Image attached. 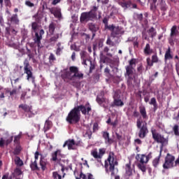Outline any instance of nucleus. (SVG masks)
Here are the masks:
<instances>
[{"instance_id": "obj_1", "label": "nucleus", "mask_w": 179, "mask_h": 179, "mask_svg": "<svg viewBox=\"0 0 179 179\" xmlns=\"http://www.w3.org/2000/svg\"><path fill=\"white\" fill-rule=\"evenodd\" d=\"M64 80H71L73 83H79L80 80H83L85 78V74L79 71V67L76 66H71L69 70L66 71L62 75Z\"/></svg>"}, {"instance_id": "obj_2", "label": "nucleus", "mask_w": 179, "mask_h": 179, "mask_svg": "<svg viewBox=\"0 0 179 179\" xmlns=\"http://www.w3.org/2000/svg\"><path fill=\"white\" fill-rule=\"evenodd\" d=\"M118 164L117 161V157L114 154V152H110L107 160L105 161L104 168L106 174H110L111 177L115 176V166Z\"/></svg>"}, {"instance_id": "obj_3", "label": "nucleus", "mask_w": 179, "mask_h": 179, "mask_svg": "<svg viewBox=\"0 0 179 179\" xmlns=\"http://www.w3.org/2000/svg\"><path fill=\"white\" fill-rule=\"evenodd\" d=\"M97 12H99V6H93L89 12L82 13L80 17V23L97 20Z\"/></svg>"}, {"instance_id": "obj_4", "label": "nucleus", "mask_w": 179, "mask_h": 179, "mask_svg": "<svg viewBox=\"0 0 179 179\" xmlns=\"http://www.w3.org/2000/svg\"><path fill=\"white\" fill-rule=\"evenodd\" d=\"M33 17H34L36 20V22L31 23V29L34 33H35V38L34 40L36 44L40 45V44H41V40H43V36H44L45 31L44 29H41L39 33L37 32V29H38V24H37V22L40 21V15H38V13L35 14Z\"/></svg>"}, {"instance_id": "obj_5", "label": "nucleus", "mask_w": 179, "mask_h": 179, "mask_svg": "<svg viewBox=\"0 0 179 179\" xmlns=\"http://www.w3.org/2000/svg\"><path fill=\"white\" fill-rule=\"evenodd\" d=\"M66 121L69 125H78L80 122V114L78 113L77 109L73 108L66 117Z\"/></svg>"}, {"instance_id": "obj_6", "label": "nucleus", "mask_w": 179, "mask_h": 179, "mask_svg": "<svg viewBox=\"0 0 179 179\" xmlns=\"http://www.w3.org/2000/svg\"><path fill=\"white\" fill-rule=\"evenodd\" d=\"M24 73L28 82H31L34 85L36 83V76L33 74V67L30 66V63L27 59L24 61Z\"/></svg>"}, {"instance_id": "obj_7", "label": "nucleus", "mask_w": 179, "mask_h": 179, "mask_svg": "<svg viewBox=\"0 0 179 179\" xmlns=\"http://www.w3.org/2000/svg\"><path fill=\"white\" fill-rule=\"evenodd\" d=\"M126 75L127 76V85L129 87H134V81L136 79L135 74V68L126 66Z\"/></svg>"}, {"instance_id": "obj_8", "label": "nucleus", "mask_w": 179, "mask_h": 179, "mask_svg": "<svg viewBox=\"0 0 179 179\" xmlns=\"http://www.w3.org/2000/svg\"><path fill=\"white\" fill-rule=\"evenodd\" d=\"M152 139H154L155 142L157 143H161L162 146H166L169 145V138H164V136L160 134L156 129L151 131Z\"/></svg>"}, {"instance_id": "obj_9", "label": "nucleus", "mask_w": 179, "mask_h": 179, "mask_svg": "<svg viewBox=\"0 0 179 179\" xmlns=\"http://www.w3.org/2000/svg\"><path fill=\"white\" fill-rule=\"evenodd\" d=\"M174 160H176V157L168 153L165 157V162L162 165L163 169L164 170L173 169L174 167Z\"/></svg>"}, {"instance_id": "obj_10", "label": "nucleus", "mask_w": 179, "mask_h": 179, "mask_svg": "<svg viewBox=\"0 0 179 179\" xmlns=\"http://www.w3.org/2000/svg\"><path fill=\"white\" fill-rule=\"evenodd\" d=\"M19 108H22L24 113H27L26 117L28 118H32L36 114L33 112V106H29L27 104H20Z\"/></svg>"}, {"instance_id": "obj_11", "label": "nucleus", "mask_w": 179, "mask_h": 179, "mask_svg": "<svg viewBox=\"0 0 179 179\" xmlns=\"http://www.w3.org/2000/svg\"><path fill=\"white\" fill-rule=\"evenodd\" d=\"M91 155L98 160L99 163H101V159L103 158V156L106 155V149H99V152H97V150H94L91 151Z\"/></svg>"}, {"instance_id": "obj_12", "label": "nucleus", "mask_w": 179, "mask_h": 179, "mask_svg": "<svg viewBox=\"0 0 179 179\" xmlns=\"http://www.w3.org/2000/svg\"><path fill=\"white\" fill-rule=\"evenodd\" d=\"M96 101L101 106V107H103V108H107L110 103L107 98L101 95H98L96 96Z\"/></svg>"}, {"instance_id": "obj_13", "label": "nucleus", "mask_w": 179, "mask_h": 179, "mask_svg": "<svg viewBox=\"0 0 179 179\" xmlns=\"http://www.w3.org/2000/svg\"><path fill=\"white\" fill-rule=\"evenodd\" d=\"M148 132L149 130H148V123L145 122V124H143L138 132L139 138L143 139V138L146 137V135H148Z\"/></svg>"}, {"instance_id": "obj_14", "label": "nucleus", "mask_w": 179, "mask_h": 179, "mask_svg": "<svg viewBox=\"0 0 179 179\" xmlns=\"http://www.w3.org/2000/svg\"><path fill=\"white\" fill-rule=\"evenodd\" d=\"M75 145H78L73 139H69L66 141L63 145V148L68 147L69 150H75Z\"/></svg>"}, {"instance_id": "obj_15", "label": "nucleus", "mask_w": 179, "mask_h": 179, "mask_svg": "<svg viewBox=\"0 0 179 179\" xmlns=\"http://www.w3.org/2000/svg\"><path fill=\"white\" fill-rule=\"evenodd\" d=\"M88 27H89V29L92 33V38H94V37H96V33L99 31V29H100V27H99V25L93 22L88 24Z\"/></svg>"}, {"instance_id": "obj_16", "label": "nucleus", "mask_w": 179, "mask_h": 179, "mask_svg": "<svg viewBox=\"0 0 179 179\" xmlns=\"http://www.w3.org/2000/svg\"><path fill=\"white\" fill-rule=\"evenodd\" d=\"M132 176V168L131 167V161L125 165L124 178L129 179Z\"/></svg>"}, {"instance_id": "obj_17", "label": "nucleus", "mask_w": 179, "mask_h": 179, "mask_svg": "<svg viewBox=\"0 0 179 179\" xmlns=\"http://www.w3.org/2000/svg\"><path fill=\"white\" fill-rule=\"evenodd\" d=\"M146 61L148 66H153V64H157V62H159V57H157V54L153 55L152 56V60L150 59V57H148Z\"/></svg>"}, {"instance_id": "obj_18", "label": "nucleus", "mask_w": 179, "mask_h": 179, "mask_svg": "<svg viewBox=\"0 0 179 179\" xmlns=\"http://www.w3.org/2000/svg\"><path fill=\"white\" fill-rule=\"evenodd\" d=\"M116 2H117V3L124 9L131 8V5H132V1H125V0H116Z\"/></svg>"}, {"instance_id": "obj_19", "label": "nucleus", "mask_w": 179, "mask_h": 179, "mask_svg": "<svg viewBox=\"0 0 179 179\" xmlns=\"http://www.w3.org/2000/svg\"><path fill=\"white\" fill-rule=\"evenodd\" d=\"M120 34H124V29L121 27H115V30L111 33V36L115 37V36H120Z\"/></svg>"}, {"instance_id": "obj_20", "label": "nucleus", "mask_w": 179, "mask_h": 179, "mask_svg": "<svg viewBox=\"0 0 179 179\" xmlns=\"http://www.w3.org/2000/svg\"><path fill=\"white\" fill-rule=\"evenodd\" d=\"M23 174L22 172V169L20 168H15L14 170V173H13V177L15 179H22L20 176Z\"/></svg>"}, {"instance_id": "obj_21", "label": "nucleus", "mask_w": 179, "mask_h": 179, "mask_svg": "<svg viewBox=\"0 0 179 179\" xmlns=\"http://www.w3.org/2000/svg\"><path fill=\"white\" fill-rule=\"evenodd\" d=\"M74 110H76L79 114H80V111H81L83 115H86V114H87V111L86 110V106L83 105H80L77 107H75Z\"/></svg>"}, {"instance_id": "obj_22", "label": "nucleus", "mask_w": 179, "mask_h": 179, "mask_svg": "<svg viewBox=\"0 0 179 179\" xmlns=\"http://www.w3.org/2000/svg\"><path fill=\"white\" fill-rule=\"evenodd\" d=\"M76 179H94V178H93V175L92 173H88L87 174H84L83 172L81 171L80 173V177H76Z\"/></svg>"}, {"instance_id": "obj_23", "label": "nucleus", "mask_w": 179, "mask_h": 179, "mask_svg": "<svg viewBox=\"0 0 179 179\" xmlns=\"http://www.w3.org/2000/svg\"><path fill=\"white\" fill-rule=\"evenodd\" d=\"M9 22L12 23L13 24H19V17L17 16V14H13L9 19Z\"/></svg>"}, {"instance_id": "obj_24", "label": "nucleus", "mask_w": 179, "mask_h": 179, "mask_svg": "<svg viewBox=\"0 0 179 179\" xmlns=\"http://www.w3.org/2000/svg\"><path fill=\"white\" fill-rule=\"evenodd\" d=\"M102 137L106 141V142L111 144L113 143V140L110 138V134L108 131H102Z\"/></svg>"}, {"instance_id": "obj_25", "label": "nucleus", "mask_w": 179, "mask_h": 179, "mask_svg": "<svg viewBox=\"0 0 179 179\" xmlns=\"http://www.w3.org/2000/svg\"><path fill=\"white\" fill-rule=\"evenodd\" d=\"M162 150L161 149L159 151V155L158 157H155L153 160H152V166L153 167H157V166H159V163H160V157H162Z\"/></svg>"}, {"instance_id": "obj_26", "label": "nucleus", "mask_w": 179, "mask_h": 179, "mask_svg": "<svg viewBox=\"0 0 179 179\" xmlns=\"http://www.w3.org/2000/svg\"><path fill=\"white\" fill-rule=\"evenodd\" d=\"M52 127V122L50 120H47L45 122L43 131L44 132H47V131H50L51 128Z\"/></svg>"}, {"instance_id": "obj_27", "label": "nucleus", "mask_w": 179, "mask_h": 179, "mask_svg": "<svg viewBox=\"0 0 179 179\" xmlns=\"http://www.w3.org/2000/svg\"><path fill=\"white\" fill-rule=\"evenodd\" d=\"M58 155H61V150H57L53 153H52V162H59V159H58Z\"/></svg>"}, {"instance_id": "obj_28", "label": "nucleus", "mask_w": 179, "mask_h": 179, "mask_svg": "<svg viewBox=\"0 0 179 179\" xmlns=\"http://www.w3.org/2000/svg\"><path fill=\"white\" fill-rule=\"evenodd\" d=\"M143 52L145 55H150L151 54H153V49L150 48V44L147 43L145 45Z\"/></svg>"}, {"instance_id": "obj_29", "label": "nucleus", "mask_w": 179, "mask_h": 179, "mask_svg": "<svg viewBox=\"0 0 179 179\" xmlns=\"http://www.w3.org/2000/svg\"><path fill=\"white\" fill-rule=\"evenodd\" d=\"M139 111L143 120H148V113H146V108H145V106H140Z\"/></svg>"}, {"instance_id": "obj_30", "label": "nucleus", "mask_w": 179, "mask_h": 179, "mask_svg": "<svg viewBox=\"0 0 179 179\" xmlns=\"http://www.w3.org/2000/svg\"><path fill=\"white\" fill-rule=\"evenodd\" d=\"M136 159L137 160H138V159H140V160H139L140 164H148V162H146V155H141L139 154H137L136 156Z\"/></svg>"}, {"instance_id": "obj_31", "label": "nucleus", "mask_w": 179, "mask_h": 179, "mask_svg": "<svg viewBox=\"0 0 179 179\" xmlns=\"http://www.w3.org/2000/svg\"><path fill=\"white\" fill-rule=\"evenodd\" d=\"M47 159H44V158H41L40 159V166L41 167V170L43 171H45L47 170V164H48Z\"/></svg>"}, {"instance_id": "obj_32", "label": "nucleus", "mask_w": 179, "mask_h": 179, "mask_svg": "<svg viewBox=\"0 0 179 179\" xmlns=\"http://www.w3.org/2000/svg\"><path fill=\"white\" fill-rule=\"evenodd\" d=\"M122 106H124V102L120 99H114L112 104V107H122Z\"/></svg>"}, {"instance_id": "obj_33", "label": "nucleus", "mask_w": 179, "mask_h": 179, "mask_svg": "<svg viewBox=\"0 0 179 179\" xmlns=\"http://www.w3.org/2000/svg\"><path fill=\"white\" fill-rule=\"evenodd\" d=\"M148 33L149 36L151 37V38H155L156 36H157V31H156V29L155 27H152L148 31Z\"/></svg>"}, {"instance_id": "obj_34", "label": "nucleus", "mask_w": 179, "mask_h": 179, "mask_svg": "<svg viewBox=\"0 0 179 179\" xmlns=\"http://www.w3.org/2000/svg\"><path fill=\"white\" fill-rule=\"evenodd\" d=\"M164 59L165 61H167V59H173V55H171V48L170 47L168 48L165 52Z\"/></svg>"}, {"instance_id": "obj_35", "label": "nucleus", "mask_w": 179, "mask_h": 179, "mask_svg": "<svg viewBox=\"0 0 179 179\" xmlns=\"http://www.w3.org/2000/svg\"><path fill=\"white\" fill-rule=\"evenodd\" d=\"M30 168L32 170V171H40V167H38V165H37L36 160L30 164Z\"/></svg>"}, {"instance_id": "obj_36", "label": "nucleus", "mask_w": 179, "mask_h": 179, "mask_svg": "<svg viewBox=\"0 0 179 179\" xmlns=\"http://www.w3.org/2000/svg\"><path fill=\"white\" fill-rule=\"evenodd\" d=\"M6 34H8V36H10V33L11 34L16 36V34H17V31H15V29L13 28L6 27Z\"/></svg>"}, {"instance_id": "obj_37", "label": "nucleus", "mask_w": 179, "mask_h": 179, "mask_svg": "<svg viewBox=\"0 0 179 179\" xmlns=\"http://www.w3.org/2000/svg\"><path fill=\"white\" fill-rule=\"evenodd\" d=\"M178 34V30H177V27L176 25H173L171 29V34L170 36L171 37H175Z\"/></svg>"}, {"instance_id": "obj_38", "label": "nucleus", "mask_w": 179, "mask_h": 179, "mask_svg": "<svg viewBox=\"0 0 179 179\" xmlns=\"http://www.w3.org/2000/svg\"><path fill=\"white\" fill-rule=\"evenodd\" d=\"M57 26V24L54 23V22H51L49 24L48 27V30H49V33L50 34H51L52 36V34H54V32L55 31V27Z\"/></svg>"}, {"instance_id": "obj_39", "label": "nucleus", "mask_w": 179, "mask_h": 179, "mask_svg": "<svg viewBox=\"0 0 179 179\" xmlns=\"http://www.w3.org/2000/svg\"><path fill=\"white\" fill-rule=\"evenodd\" d=\"M14 162L18 167H22V166H23V161L20 159V157H15Z\"/></svg>"}, {"instance_id": "obj_40", "label": "nucleus", "mask_w": 179, "mask_h": 179, "mask_svg": "<svg viewBox=\"0 0 179 179\" xmlns=\"http://www.w3.org/2000/svg\"><path fill=\"white\" fill-rule=\"evenodd\" d=\"M7 93L10 94V97H13L14 96H15V94H17V90L13 89L10 91L9 90V89H6V94H7Z\"/></svg>"}, {"instance_id": "obj_41", "label": "nucleus", "mask_w": 179, "mask_h": 179, "mask_svg": "<svg viewBox=\"0 0 179 179\" xmlns=\"http://www.w3.org/2000/svg\"><path fill=\"white\" fill-rule=\"evenodd\" d=\"M137 167L142 173H146V165L145 164H137Z\"/></svg>"}, {"instance_id": "obj_42", "label": "nucleus", "mask_w": 179, "mask_h": 179, "mask_svg": "<svg viewBox=\"0 0 179 179\" xmlns=\"http://www.w3.org/2000/svg\"><path fill=\"white\" fill-rule=\"evenodd\" d=\"M127 66L129 68H135V66H136V59H130L129 62V65Z\"/></svg>"}, {"instance_id": "obj_43", "label": "nucleus", "mask_w": 179, "mask_h": 179, "mask_svg": "<svg viewBox=\"0 0 179 179\" xmlns=\"http://www.w3.org/2000/svg\"><path fill=\"white\" fill-rule=\"evenodd\" d=\"M134 16L136 17V19L137 20H138L139 22H142V20H143V14L142 13H135Z\"/></svg>"}, {"instance_id": "obj_44", "label": "nucleus", "mask_w": 179, "mask_h": 179, "mask_svg": "<svg viewBox=\"0 0 179 179\" xmlns=\"http://www.w3.org/2000/svg\"><path fill=\"white\" fill-rule=\"evenodd\" d=\"M178 128H179L178 124H175L173 126V131L174 135H176V136H179Z\"/></svg>"}, {"instance_id": "obj_45", "label": "nucleus", "mask_w": 179, "mask_h": 179, "mask_svg": "<svg viewBox=\"0 0 179 179\" xmlns=\"http://www.w3.org/2000/svg\"><path fill=\"white\" fill-rule=\"evenodd\" d=\"M52 178L54 179H62V176L59 175L58 172H52Z\"/></svg>"}, {"instance_id": "obj_46", "label": "nucleus", "mask_w": 179, "mask_h": 179, "mask_svg": "<svg viewBox=\"0 0 179 179\" xmlns=\"http://www.w3.org/2000/svg\"><path fill=\"white\" fill-rule=\"evenodd\" d=\"M92 130L90 129H87L85 134V138H88V139H92Z\"/></svg>"}, {"instance_id": "obj_47", "label": "nucleus", "mask_w": 179, "mask_h": 179, "mask_svg": "<svg viewBox=\"0 0 179 179\" xmlns=\"http://www.w3.org/2000/svg\"><path fill=\"white\" fill-rule=\"evenodd\" d=\"M88 62H90V73H92V72H93L94 69H96V65H94V64H93V62H92V61L87 59Z\"/></svg>"}, {"instance_id": "obj_48", "label": "nucleus", "mask_w": 179, "mask_h": 179, "mask_svg": "<svg viewBox=\"0 0 179 179\" xmlns=\"http://www.w3.org/2000/svg\"><path fill=\"white\" fill-rule=\"evenodd\" d=\"M54 15L55 17H58V18L62 17V15L61 14V10L59 9L55 10Z\"/></svg>"}, {"instance_id": "obj_49", "label": "nucleus", "mask_w": 179, "mask_h": 179, "mask_svg": "<svg viewBox=\"0 0 179 179\" xmlns=\"http://www.w3.org/2000/svg\"><path fill=\"white\" fill-rule=\"evenodd\" d=\"M150 106H153V107H156L157 104V101H156V98L153 97L150 99Z\"/></svg>"}, {"instance_id": "obj_50", "label": "nucleus", "mask_w": 179, "mask_h": 179, "mask_svg": "<svg viewBox=\"0 0 179 179\" xmlns=\"http://www.w3.org/2000/svg\"><path fill=\"white\" fill-rule=\"evenodd\" d=\"M81 59H87V52L86 51H82L80 52Z\"/></svg>"}, {"instance_id": "obj_51", "label": "nucleus", "mask_w": 179, "mask_h": 179, "mask_svg": "<svg viewBox=\"0 0 179 179\" xmlns=\"http://www.w3.org/2000/svg\"><path fill=\"white\" fill-rule=\"evenodd\" d=\"M108 51H110V48H108V47L106 46L103 48V52L106 53L107 57H113V55L110 52H108Z\"/></svg>"}, {"instance_id": "obj_52", "label": "nucleus", "mask_w": 179, "mask_h": 179, "mask_svg": "<svg viewBox=\"0 0 179 179\" xmlns=\"http://www.w3.org/2000/svg\"><path fill=\"white\" fill-rule=\"evenodd\" d=\"M105 29H108V30H110V31H114V30L115 29V26H114V24H111V25H107Z\"/></svg>"}, {"instance_id": "obj_53", "label": "nucleus", "mask_w": 179, "mask_h": 179, "mask_svg": "<svg viewBox=\"0 0 179 179\" xmlns=\"http://www.w3.org/2000/svg\"><path fill=\"white\" fill-rule=\"evenodd\" d=\"M161 10L163 12H166L167 10V6H166L165 3H163L162 1L161 2V7H160Z\"/></svg>"}, {"instance_id": "obj_54", "label": "nucleus", "mask_w": 179, "mask_h": 179, "mask_svg": "<svg viewBox=\"0 0 179 179\" xmlns=\"http://www.w3.org/2000/svg\"><path fill=\"white\" fill-rule=\"evenodd\" d=\"M106 44L108 45H111V47H114V45H115V43H114V42H113L110 38L107 39Z\"/></svg>"}, {"instance_id": "obj_55", "label": "nucleus", "mask_w": 179, "mask_h": 179, "mask_svg": "<svg viewBox=\"0 0 179 179\" xmlns=\"http://www.w3.org/2000/svg\"><path fill=\"white\" fill-rule=\"evenodd\" d=\"M55 59H57L55 58V56L54 55V54L50 53V55L49 56L50 62H54V61H55Z\"/></svg>"}, {"instance_id": "obj_56", "label": "nucleus", "mask_w": 179, "mask_h": 179, "mask_svg": "<svg viewBox=\"0 0 179 179\" xmlns=\"http://www.w3.org/2000/svg\"><path fill=\"white\" fill-rule=\"evenodd\" d=\"M25 5L27 6H29V8H33L34 6V3H31V1H26Z\"/></svg>"}, {"instance_id": "obj_57", "label": "nucleus", "mask_w": 179, "mask_h": 179, "mask_svg": "<svg viewBox=\"0 0 179 179\" xmlns=\"http://www.w3.org/2000/svg\"><path fill=\"white\" fill-rule=\"evenodd\" d=\"M6 141V145L8 146L10 143H12V141H13V136H10V138H7Z\"/></svg>"}, {"instance_id": "obj_58", "label": "nucleus", "mask_w": 179, "mask_h": 179, "mask_svg": "<svg viewBox=\"0 0 179 179\" xmlns=\"http://www.w3.org/2000/svg\"><path fill=\"white\" fill-rule=\"evenodd\" d=\"M62 50H64V48H57V50H56V55H61V52H62Z\"/></svg>"}, {"instance_id": "obj_59", "label": "nucleus", "mask_w": 179, "mask_h": 179, "mask_svg": "<svg viewBox=\"0 0 179 179\" xmlns=\"http://www.w3.org/2000/svg\"><path fill=\"white\" fill-rule=\"evenodd\" d=\"M58 38H59V35L57 34L55 36L52 37L50 38V41L52 42V41H57V40H58Z\"/></svg>"}, {"instance_id": "obj_60", "label": "nucleus", "mask_w": 179, "mask_h": 179, "mask_svg": "<svg viewBox=\"0 0 179 179\" xmlns=\"http://www.w3.org/2000/svg\"><path fill=\"white\" fill-rule=\"evenodd\" d=\"M6 145V140L3 138H1L0 139V148H3Z\"/></svg>"}, {"instance_id": "obj_61", "label": "nucleus", "mask_w": 179, "mask_h": 179, "mask_svg": "<svg viewBox=\"0 0 179 179\" xmlns=\"http://www.w3.org/2000/svg\"><path fill=\"white\" fill-rule=\"evenodd\" d=\"M96 131H99V124L97 123H94L93 124V132H96Z\"/></svg>"}, {"instance_id": "obj_62", "label": "nucleus", "mask_w": 179, "mask_h": 179, "mask_svg": "<svg viewBox=\"0 0 179 179\" xmlns=\"http://www.w3.org/2000/svg\"><path fill=\"white\" fill-rule=\"evenodd\" d=\"M70 48L71 50L73 51H79V48H78V46H76V45H71Z\"/></svg>"}, {"instance_id": "obj_63", "label": "nucleus", "mask_w": 179, "mask_h": 179, "mask_svg": "<svg viewBox=\"0 0 179 179\" xmlns=\"http://www.w3.org/2000/svg\"><path fill=\"white\" fill-rule=\"evenodd\" d=\"M113 99L114 100L120 99V94L117 92H115L113 94Z\"/></svg>"}, {"instance_id": "obj_64", "label": "nucleus", "mask_w": 179, "mask_h": 179, "mask_svg": "<svg viewBox=\"0 0 179 179\" xmlns=\"http://www.w3.org/2000/svg\"><path fill=\"white\" fill-rule=\"evenodd\" d=\"M2 179H12V176H8V175H3Z\"/></svg>"}]
</instances>
